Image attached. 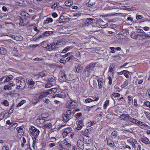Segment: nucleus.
<instances>
[{
    "instance_id": "aec40b11",
    "label": "nucleus",
    "mask_w": 150,
    "mask_h": 150,
    "mask_svg": "<svg viewBox=\"0 0 150 150\" xmlns=\"http://www.w3.org/2000/svg\"><path fill=\"white\" fill-rule=\"evenodd\" d=\"M73 2L71 1L68 0L65 2V4L67 6H70L73 5Z\"/></svg>"
},
{
    "instance_id": "864d4df0",
    "label": "nucleus",
    "mask_w": 150,
    "mask_h": 150,
    "mask_svg": "<svg viewBox=\"0 0 150 150\" xmlns=\"http://www.w3.org/2000/svg\"><path fill=\"white\" fill-rule=\"evenodd\" d=\"M145 39L150 38V34H146V33L144 34Z\"/></svg>"
},
{
    "instance_id": "39448f33",
    "label": "nucleus",
    "mask_w": 150,
    "mask_h": 150,
    "mask_svg": "<svg viewBox=\"0 0 150 150\" xmlns=\"http://www.w3.org/2000/svg\"><path fill=\"white\" fill-rule=\"evenodd\" d=\"M73 131V130H72L71 128L70 127H69L68 128L66 129L62 133L63 138H64L65 137L67 136L68 133L72 132Z\"/></svg>"
},
{
    "instance_id": "a19ab883",
    "label": "nucleus",
    "mask_w": 150,
    "mask_h": 150,
    "mask_svg": "<svg viewBox=\"0 0 150 150\" xmlns=\"http://www.w3.org/2000/svg\"><path fill=\"white\" fill-rule=\"evenodd\" d=\"M144 103L147 107L150 108V102L149 101H146V102H144Z\"/></svg>"
},
{
    "instance_id": "72a5a7b5",
    "label": "nucleus",
    "mask_w": 150,
    "mask_h": 150,
    "mask_svg": "<svg viewBox=\"0 0 150 150\" xmlns=\"http://www.w3.org/2000/svg\"><path fill=\"white\" fill-rule=\"evenodd\" d=\"M131 118L132 119H130L129 121H130L131 122H132L134 123H138V122H139V121L137 120L136 119L132 118V117H131Z\"/></svg>"
},
{
    "instance_id": "4be33fe9",
    "label": "nucleus",
    "mask_w": 150,
    "mask_h": 150,
    "mask_svg": "<svg viewBox=\"0 0 150 150\" xmlns=\"http://www.w3.org/2000/svg\"><path fill=\"white\" fill-rule=\"evenodd\" d=\"M45 37H47L52 35L53 32L51 31H46L43 33Z\"/></svg>"
},
{
    "instance_id": "423d86ee",
    "label": "nucleus",
    "mask_w": 150,
    "mask_h": 150,
    "mask_svg": "<svg viewBox=\"0 0 150 150\" xmlns=\"http://www.w3.org/2000/svg\"><path fill=\"white\" fill-rule=\"evenodd\" d=\"M96 64V63H91L89 64L88 66L86 67L90 71H93L96 70L95 67Z\"/></svg>"
},
{
    "instance_id": "5701e85b",
    "label": "nucleus",
    "mask_w": 150,
    "mask_h": 150,
    "mask_svg": "<svg viewBox=\"0 0 150 150\" xmlns=\"http://www.w3.org/2000/svg\"><path fill=\"white\" fill-rule=\"evenodd\" d=\"M65 113L70 119L73 118V115L72 114L70 110H67Z\"/></svg>"
},
{
    "instance_id": "4468645a",
    "label": "nucleus",
    "mask_w": 150,
    "mask_h": 150,
    "mask_svg": "<svg viewBox=\"0 0 150 150\" xmlns=\"http://www.w3.org/2000/svg\"><path fill=\"white\" fill-rule=\"evenodd\" d=\"M29 88H32L35 84V82L33 81L32 79H29L27 82Z\"/></svg>"
},
{
    "instance_id": "13d9d810",
    "label": "nucleus",
    "mask_w": 150,
    "mask_h": 150,
    "mask_svg": "<svg viewBox=\"0 0 150 150\" xmlns=\"http://www.w3.org/2000/svg\"><path fill=\"white\" fill-rule=\"evenodd\" d=\"M81 14V13L80 12H78L74 13V16L75 17H77L79 16Z\"/></svg>"
},
{
    "instance_id": "c03bdc74",
    "label": "nucleus",
    "mask_w": 150,
    "mask_h": 150,
    "mask_svg": "<svg viewBox=\"0 0 150 150\" xmlns=\"http://www.w3.org/2000/svg\"><path fill=\"white\" fill-rule=\"evenodd\" d=\"M36 121L38 122H39V123L41 124L42 123L45 122V120H42L39 118L37 119L36 120Z\"/></svg>"
},
{
    "instance_id": "37998d69",
    "label": "nucleus",
    "mask_w": 150,
    "mask_h": 150,
    "mask_svg": "<svg viewBox=\"0 0 150 150\" xmlns=\"http://www.w3.org/2000/svg\"><path fill=\"white\" fill-rule=\"evenodd\" d=\"M83 126V125H81L80 124H77L76 129L78 130H80L81 129Z\"/></svg>"
},
{
    "instance_id": "b1692460",
    "label": "nucleus",
    "mask_w": 150,
    "mask_h": 150,
    "mask_svg": "<svg viewBox=\"0 0 150 150\" xmlns=\"http://www.w3.org/2000/svg\"><path fill=\"white\" fill-rule=\"evenodd\" d=\"M52 127V124L50 123H46L43 126V128L44 129L46 128H50Z\"/></svg>"
},
{
    "instance_id": "6ab92c4d",
    "label": "nucleus",
    "mask_w": 150,
    "mask_h": 150,
    "mask_svg": "<svg viewBox=\"0 0 150 150\" xmlns=\"http://www.w3.org/2000/svg\"><path fill=\"white\" fill-rule=\"evenodd\" d=\"M7 53L6 49L3 47H0V53L1 54L5 55Z\"/></svg>"
},
{
    "instance_id": "20e7f679",
    "label": "nucleus",
    "mask_w": 150,
    "mask_h": 150,
    "mask_svg": "<svg viewBox=\"0 0 150 150\" xmlns=\"http://www.w3.org/2000/svg\"><path fill=\"white\" fill-rule=\"evenodd\" d=\"M119 117L121 120L126 121H129L130 119H132L130 116L127 114H123L120 116Z\"/></svg>"
},
{
    "instance_id": "2f4dec72",
    "label": "nucleus",
    "mask_w": 150,
    "mask_h": 150,
    "mask_svg": "<svg viewBox=\"0 0 150 150\" xmlns=\"http://www.w3.org/2000/svg\"><path fill=\"white\" fill-rule=\"evenodd\" d=\"M13 39L18 41H21L23 40V38L21 36H20V39H18V36H14L13 38Z\"/></svg>"
},
{
    "instance_id": "c9c22d12",
    "label": "nucleus",
    "mask_w": 150,
    "mask_h": 150,
    "mask_svg": "<svg viewBox=\"0 0 150 150\" xmlns=\"http://www.w3.org/2000/svg\"><path fill=\"white\" fill-rule=\"evenodd\" d=\"M74 132L72 131L70 132V133H68L67 136H68V137L69 138H72L73 136H74Z\"/></svg>"
},
{
    "instance_id": "0e129e2a",
    "label": "nucleus",
    "mask_w": 150,
    "mask_h": 150,
    "mask_svg": "<svg viewBox=\"0 0 150 150\" xmlns=\"http://www.w3.org/2000/svg\"><path fill=\"white\" fill-rule=\"evenodd\" d=\"M5 76H3L1 78H0V85H1L3 84V82H2V81L5 78Z\"/></svg>"
},
{
    "instance_id": "8fccbe9b",
    "label": "nucleus",
    "mask_w": 150,
    "mask_h": 150,
    "mask_svg": "<svg viewBox=\"0 0 150 150\" xmlns=\"http://www.w3.org/2000/svg\"><path fill=\"white\" fill-rule=\"evenodd\" d=\"M43 59H44L42 58H35L34 59V60L36 61H38V62L42 61L43 60Z\"/></svg>"
},
{
    "instance_id": "bb28decb",
    "label": "nucleus",
    "mask_w": 150,
    "mask_h": 150,
    "mask_svg": "<svg viewBox=\"0 0 150 150\" xmlns=\"http://www.w3.org/2000/svg\"><path fill=\"white\" fill-rule=\"evenodd\" d=\"M107 144L110 146H112L114 145L113 142L111 140L109 139L107 141Z\"/></svg>"
},
{
    "instance_id": "680f3d73",
    "label": "nucleus",
    "mask_w": 150,
    "mask_h": 150,
    "mask_svg": "<svg viewBox=\"0 0 150 150\" xmlns=\"http://www.w3.org/2000/svg\"><path fill=\"white\" fill-rule=\"evenodd\" d=\"M134 105L136 107H137L138 106V105L137 103V100L134 99Z\"/></svg>"
},
{
    "instance_id": "4c0bfd02",
    "label": "nucleus",
    "mask_w": 150,
    "mask_h": 150,
    "mask_svg": "<svg viewBox=\"0 0 150 150\" xmlns=\"http://www.w3.org/2000/svg\"><path fill=\"white\" fill-rule=\"evenodd\" d=\"M59 3L56 2L55 3L53 6H52V9L53 8H56V7H59Z\"/></svg>"
},
{
    "instance_id": "f257e3e1",
    "label": "nucleus",
    "mask_w": 150,
    "mask_h": 150,
    "mask_svg": "<svg viewBox=\"0 0 150 150\" xmlns=\"http://www.w3.org/2000/svg\"><path fill=\"white\" fill-rule=\"evenodd\" d=\"M29 132L30 135L34 137H37L39 134L40 131L35 127L32 126L29 129Z\"/></svg>"
},
{
    "instance_id": "a878e982",
    "label": "nucleus",
    "mask_w": 150,
    "mask_h": 150,
    "mask_svg": "<svg viewBox=\"0 0 150 150\" xmlns=\"http://www.w3.org/2000/svg\"><path fill=\"white\" fill-rule=\"evenodd\" d=\"M138 34L136 32L133 33L131 35V38L133 39L137 40Z\"/></svg>"
},
{
    "instance_id": "79ce46f5",
    "label": "nucleus",
    "mask_w": 150,
    "mask_h": 150,
    "mask_svg": "<svg viewBox=\"0 0 150 150\" xmlns=\"http://www.w3.org/2000/svg\"><path fill=\"white\" fill-rule=\"evenodd\" d=\"M3 104L5 106H7L9 105V102L7 100H5L3 101Z\"/></svg>"
},
{
    "instance_id": "de8ad7c7",
    "label": "nucleus",
    "mask_w": 150,
    "mask_h": 150,
    "mask_svg": "<svg viewBox=\"0 0 150 150\" xmlns=\"http://www.w3.org/2000/svg\"><path fill=\"white\" fill-rule=\"evenodd\" d=\"M109 102V100H107L105 101V104L104 105V107H105V109L107 107L108 105Z\"/></svg>"
},
{
    "instance_id": "6e6d98bb",
    "label": "nucleus",
    "mask_w": 150,
    "mask_h": 150,
    "mask_svg": "<svg viewBox=\"0 0 150 150\" xmlns=\"http://www.w3.org/2000/svg\"><path fill=\"white\" fill-rule=\"evenodd\" d=\"M50 139L51 142H55L56 141V139L55 137H51L50 138Z\"/></svg>"
},
{
    "instance_id": "052dcab7",
    "label": "nucleus",
    "mask_w": 150,
    "mask_h": 150,
    "mask_svg": "<svg viewBox=\"0 0 150 150\" xmlns=\"http://www.w3.org/2000/svg\"><path fill=\"white\" fill-rule=\"evenodd\" d=\"M52 86V85L50 83H47L45 85V87L46 88H50Z\"/></svg>"
},
{
    "instance_id": "f704fd0d",
    "label": "nucleus",
    "mask_w": 150,
    "mask_h": 150,
    "mask_svg": "<svg viewBox=\"0 0 150 150\" xmlns=\"http://www.w3.org/2000/svg\"><path fill=\"white\" fill-rule=\"evenodd\" d=\"M144 113L145 114L146 117L149 120L150 119V113L149 112H144Z\"/></svg>"
},
{
    "instance_id": "dca6fc26",
    "label": "nucleus",
    "mask_w": 150,
    "mask_h": 150,
    "mask_svg": "<svg viewBox=\"0 0 150 150\" xmlns=\"http://www.w3.org/2000/svg\"><path fill=\"white\" fill-rule=\"evenodd\" d=\"M5 76V77L4 79V83H6V82H8L10 80H11L13 79V76H12L11 75H9L8 76Z\"/></svg>"
},
{
    "instance_id": "774afa93",
    "label": "nucleus",
    "mask_w": 150,
    "mask_h": 150,
    "mask_svg": "<svg viewBox=\"0 0 150 150\" xmlns=\"http://www.w3.org/2000/svg\"><path fill=\"white\" fill-rule=\"evenodd\" d=\"M52 16L54 18H56L58 16L57 14L55 12L53 13Z\"/></svg>"
},
{
    "instance_id": "bf43d9fd",
    "label": "nucleus",
    "mask_w": 150,
    "mask_h": 150,
    "mask_svg": "<svg viewBox=\"0 0 150 150\" xmlns=\"http://www.w3.org/2000/svg\"><path fill=\"white\" fill-rule=\"evenodd\" d=\"M115 89L118 92H120L121 91V89L118 86H115Z\"/></svg>"
},
{
    "instance_id": "ddd939ff",
    "label": "nucleus",
    "mask_w": 150,
    "mask_h": 150,
    "mask_svg": "<svg viewBox=\"0 0 150 150\" xmlns=\"http://www.w3.org/2000/svg\"><path fill=\"white\" fill-rule=\"evenodd\" d=\"M28 22V19L26 18H24L23 19H22V20L19 23V25L21 26L25 25H27Z\"/></svg>"
},
{
    "instance_id": "0eeeda50",
    "label": "nucleus",
    "mask_w": 150,
    "mask_h": 150,
    "mask_svg": "<svg viewBox=\"0 0 150 150\" xmlns=\"http://www.w3.org/2000/svg\"><path fill=\"white\" fill-rule=\"evenodd\" d=\"M91 73V71L88 69L86 67L83 70L82 74L84 77H86L89 76Z\"/></svg>"
},
{
    "instance_id": "1a4fd4ad",
    "label": "nucleus",
    "mask_w": 150,
    "mask_h": 150,
    "mask_svg": "<svg viewBox=\"0 0 150 150\" xmlns=\"http://www.w3.org/2000/svg\"><path fill=\"white\" fill-rule=\"evenodd\" d=\"M47 73H45L44 72H40L38 74L36 75L35 76L37 77L38 78H42L43 79L45 80H47V79H46V78H44V77L47 76Z\"/></svg>"
},
{
    "instance_id": "3c124183",
    "label": "nucleus",
    "mask_w": 150,
    "mask_h": 150,
    "mask_svg": "<svg viewBox=\"0 0 150 150\" xmlns=\"http://www.w3.org/2000/svg\"><path fill=\"white\" fill-rule=\"evenodd\" d=\"M112 96H114L115 97H119L120 96V94L118 93H114L112 94Z\"/></svg>"
},
{
    "instance_id": "6e6552de",
    "label": "nucleus",
    "mask_w": 150,
    "mask_h": 150,
    "mask_svg": "<svg viewBox=\"0 0 150 150\" xmlns=\"http://www.w3.org/2000/svg\"><path fill=\"white\" fill-rule=\"evenodd\" d=\"M78 147L81 150H83L84 148V143L81 140H79L77 142Z\"/></svg>"
},
{
    "instance_id": "69168bd1",
    "label": "nucleus",
    "mask_w": 150,
    "mask_h": 150,
    "mask_svg": "<svg viewBox=\"0 0 150 150\" xmlns=\"http://www.w3.org/2000/svg\"><path fill=\"white\" fill-rule=\"evenodd\" d=\"M110 49L112 50L111 52L112 53H115V48L114 47H110Z\"/></svg>"
},
{
    "instance_id": "4d7b16f0",
    "label": "nucleus",
    "mask_w": 150,
    "mask_h": 150,
    "mask_svg": "<svg viewBox=\"0 0 150 150\" xmlns=\"http://www.w3.org/2000/svg\"><path fill=\"white\" fill-rule=\"evenodd\" d=\"M143 18V16L141 15H138L136 16V18L137 20Z\"/></svg>"
},
{
    "instance_id": "09e8293b",
    "label": "nucleus",
    "mask_w": 150,
    "mask_h": 150,
    "mask_svg": "<svg viewBox=\"0 0 150 150\" xmlns=\"http://www.w3.org/2000/svg\"><path fill=\"white\" fill-rule=\"evenodd\" d=\"M9 148L8 147L5 145L2 147V150H9Z\"/></svg>"
},
{
    "instance_id": "393cba45",
    "label": "nucleus",
    "mask_w": 150,
    "mask_h": 150,
    "mask_svg": "<svg viewBox=\"0 0 150 150\" xmlns=\"http://www.w3.org/2000/svg\"><path fill=\"white\" fill-rule=\"evenodd\" d=\"M71 102H69L71 108H73L76 105V103L71 99Z\"/></svg>"
},
{
    "instance_id": "58836bf2",
    "label": "nucleus",
    "mask_w": 150,
    "mask_h": 150,
    "mask_svg": "<svg viewBox=\"0 0 150 150\" xmlns=\"http://www.w3.org/2000/svg\"><path fill=\"white\" fill-rule=\"evenodd\" d=\"M4 89L5 90H10L11 89V87L9 85H5L4 86Z\"/></svg>"
},
{
    "instance_id": "c85d7f7f",
    "label": "nucleus",
    "mask_w": 150,
    "mask_h": 150,
    "mask_svg": "<svg viewBox=\"0 0 150 150\" xmlns=\"http://www.w3.org/2000/svg\"><path fill=\"white\" fill-rule=\"evenodd\" d=\"M44 93L45 96H44V97L46 96H47L49 94H51L52 93L51 91V89L49 90L48 91L44 92L41 93Z\"/></svg>"
},
{
    "instance_id": "603ef678",
    "label": "nucleus",
    "mask_w": 150,
    "mask_h": 150,
    "mask_svg": "<svg viewBox=\"0 0 150 150\" xmlns=\"http://www.w3.org/2000/svg\"><path fill=\"white\" fill-rule=\"evenodd\" d=\"M5 36H6L8 37H9L11 38H12L13 39V37H14V35H11V34L10 33H5L4 34Z\"/></svg>"
},
{
    "instance_id": "a211bd4d",
    "label": "nucleus",
    "mask_w": 150,
    "mask_h": 150,
    "mask_svg": "<svg viewBox=\"0 0 150 150\" xmlns=\"http://www.w3.org/2000/svg\"><path fill=\"white\" fill-rule=\"evenodd\" d=\"M99 99L98 96H97L95 99H92L90 98H88L85 100V102L86 103H89L93 101H96Z\"/></svg>"
},
{
    "instance_id": "ea45409f",
    "label": "nucleus",
    "mask_w": 150,
    "mask_h": 150,
    "mask_svg": "<svg viewBox=\"0 0 150 150\" xmlns=\"http://www.w3.org/2000/svg\"><path fill=\"white\" fill-rule=\"evenodd\" d=\"M54 97H59L60 98H63L64 96L63 95L61 94H57L55 95Z\"/></svg>"
},
{
    "instance_id": "f03ea898",
    "label": "nucleus",
    "mask_w": 150,
    "mask_h": 150,
    "mask_svg": "<svg viewBox=\"0 0 150 150\" xmlns=\"http://www.w3.org/2000/svg\"><path fill=\"white\" fill-rule=\"evenodd\" d=\"M45 94L44 93H41L39 95H36L33 97L32 100V102L34 105L43 99L44 97Z\"/></svg>"
},
{
    "instance_id": "9d476101",
    "label": "nucleus",
    "mask_w": 150,
    "mask_h": 150,
    "mask_svg": "<svg viewBox=\"0 0 150 150\" xmlns=\"http://www.w3.org/2000/svg\"><path fill=\"white\" fill-rule=\"evenodd\" d=\"M84 23L85 25L88 26L90 24L93 23V19L91 18H88L85 20Z\"/></svg>"
},
{
    "instance_id": "9b49d317",
    "label": "nucleus",
    "mask_w": 150,
    "mask_h": 150,
    "mask_svg": "<svg viewBox=\"0 0 150 150\" xmlns=\"http://www.w3.org/2000/svg\"><path fill=\"white\" fill-rule=\"evenodd\" d=\"M75 67L76 71L78 73H80L83 69V67L79 64H77L76 65Z\"/></svg>"
},
{
    "instance_id": "f3484780",
    "label": "nucleus",
    "mask_w": 150,
    "mask_h": 150,
    "mask_svg": "<svg viewBox=\"0 0 150 150\" xmlns=\"http://www.w3.org/2000/svg\"><path fill=\"white\" fill-rule=\"evenodd\" d=\"M145 40L144 34H138L137 40L143 41Z\"/></svg>"
},
{
    "instance_id": "5fc2aeb1",
    "label": "nucleus",
    "mask_w": 150,
    "mask_h": 150,
    "mask_svg": "<svg viewBox=\"0 0 150 150\" xmlns=\"http://www.w3.org/2000/svg\"><path fill=\"white\" fill-rule=\"evenodd\" d=\"M15 1L17 3L20 4H23V0H15Z\"/></svg>"
},
{
    "instance_id": "e433bc0d",
    "label": "nucleus",
    "mask_w": 150,
    "mask_h": 150,
    "mask_svg": "<svg viewBox=\"0 0 150 150\" xmlns=\"http://www.w3.org/2000/svg\"><path fill=\"white\" fill-rule=\"evenodd\" d=\"M60 77L62 79L64 80H66V76L65 74L63 73L61 74Z\"/></svg>"
},
{
    "instance_id": "473e14b6",
    "label": "nucleus",
    "mask_w": 150,
    "mask_h": 150,
    "mask_svg": "<svg viewBox=\"0 0 150 150\" xmlns=\"http://www.w3.org/2000/svg\"><path fill=\"white\" fill-rule=\"evenodd\" d=\"M25 100H22L16 106L17 107H18L20 106H21V105H22L23 104L25 103Z\"/></svg>"
},
{
    "instance_id": "c756f323",
    "label": "nucleus",
    "mask_w": 150,
    "mask_h": 150,
    "mask_svg": "<svg viewBox=\"0 0 150 150\" xmlns=\"http://www.w3.org/2000/svg\"><path fill=\"white\" fill-rule=\"evenodd\" d=\"M14 109V103L11 106L9 110L8 113L9 114H11L13 112Z\"/></svg>"
},
{
    "instance_id": "e2e57ef3",
    "label": "nucleus",
    "mask_w": 150,
    "mask_h": 150,
    "mask_svg": "<svg viewBox=\"0 0 150 150\" xmlns=\"http://www.w3.org/2000/svg\"><path fill=\"white\" fill-rule=\"evenodd\" d=\"M89 133V131L88 129H87L85 130L84 132H83V133L85 134L86 135H88V133Z\"/></svg>"
},
{
    "instance_id": "a18cd8bd",
    "label": "nucleus",
    "mask_w": 150,
    "mask_h": 150,
    "mask_svg": "<svg viewBox=\"0 0 150 150\" xmlns=\"http://www.w3.org/2000/svg\"><path fill=\"white\" fill-rule=\"evenodd\" d=\"M55 44L56 43H53L52 44H50L51 49L55 50Z\"/></svg>"
},
{
    "instance_id": "7ed1b4c3",
    "label": "nucleus",
    "mask_w": 150,
    "mask_h": 150,
    "mask_svg": "<svg viewBox=\"0 0 150 150\" xmlns=\"http://www.w3.org/2000/svg\"><path fill=\"white\" fill-rule=\"evenodd\" d=\"M16 82L17 86L18 87L21 88H24L25 85V81L21 78H17Z\"/></svg>"
},
{
    "instance_id": "49530a36",
    "label": "nucleus",
    "mask_w": 150,
    "mask_h": 150,
    "mask_svg": "<svg viewBox=\"0 0 150 150\" xmlns=\"http://www.w3.org/2000/svg\"><path fill=\"white\" fill-rule=\"evenodd\" d=\"M111 135L115 138L117 135V132H113L111 134Z\"/></svg>"
},
{
    "instance_id": "cd10ccee",
    "label": "nucleus",
    "mask_w": 150,
    "mask_h": 150,
    "mask_svg": "<svg viewBox=\"0 0 150 150\" xmlns=\"http://www.w3.org/2000/svg\"><path fill=\"white\" fill-rule=\"evenodd\" d=\"M128 85V80H126L125 82L123 83L122 85L121 86V87L122 88H123L125 87H126Z\"/></svg>"
},
{
    "instance_id": "7c9ffc66",
    "label": "nucleus",
    "mask_w": 150,
    "mask_h": 150,
    "mask_svg": "<svg viewBox=\"0 0 150 150\" xmlns=\"http://www.w3.org/2000/svg\"><path fill=\"white\" fill-rule=\"evenodd\" d=\"M6 124H7L10 125L11 126H13V125H14L15 127H16L17 126V123H15L13 124V125H12V123L10 122V121L9 120H8L6 121Z\"/></svg>"
},
{
    "instance_id": "2eb2a0df",
    "label": "nucleus",
    "mask_w": 150,
    "mask_h": 150,
    "mask_svg": "<svg viewBox=\"0 0 150 150\" xmlns=\"http://www.w3.org/2000/svg\"><path fill=\"white\" fill-rule=\"evenodd\" d=\"M141 140L146 144H149L150 143V142L149 139L145 137H142L141 139Z\"/></svg>"
},
{
    "instance_id": "338daca9",
    "label": "nucleus",
    "mask_w": 150,
    "mask_h": 150,
    "mask_svg": "<svg viewBox=\"0 0 150 150\" xmlns=\"http://www.w3.org/2000/svg\"><path fill=\"white\" fill-rule=\"evenodd\" d=\"M77 124H80L81 125H83V120H79L78 122V123Z\"/></svg>"
},
{
    "instance_id": "412c9836",
    "label": "nucleus",
    "mask_w": 150,
    "mask_h": 150,
    "mask_svg": "<svg viewBox=\"0 0 150 150\" xmlns=\"http://www.w3.org/2000/svg\"><path fill=\"white\" fill-rule=\"evenodd\" d=\"M63 118L64 121L68 122L70 119V117L65 113L63 115Z\"/></svg>"
},
{
    "instance_id": "f8f14e48",
    "label": "nucleus",
    "mask_w": 150,
    "mask_h": 150,
    "mask_svg": "<svg viewBox=\"0 0 150 150\" xmlns=\"http://www.w3.org/2000/svg\"><path fill=\"white\" fill-rule=\"evenodd\" d=\"M97 81L98 83V86L99 89H101L104 86V83L103 81L99 78L97 79Z\"/></svg>"
}]
</instances>
